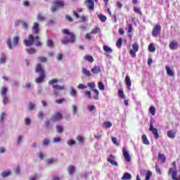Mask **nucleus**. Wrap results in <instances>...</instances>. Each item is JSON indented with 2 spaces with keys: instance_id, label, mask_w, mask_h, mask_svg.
Returning <instances> with one entry per match:
<instances>
[{
  "instance_id": "obj_1",
  "label": "nucleus",
  "mask_w": 180,
  "mask_h": 180,
  "mask_svg": "<svg viewBox=\"0 0 180 180\" xmlns=\"http://www.w3.org/2000/svg\"><path fill=\"white\" fill-rule=\"evenodd\" d=\"M35 43L37 47H41L42 44L39 41V36L34 37L33 34H30L28 39L24 40V44L26 47H31Z\"/></svg>"
},
{
  "instance_id": "obj_2",
  "label": "nucleus",
  "mask_w": 180,
  "mask_h": 180,
  "mask_svg": "<svg viewBox=\"0 0 180 180\" xmlns=\"http://www.w3.org/2000/svg\"><path fill=\"white\" fill-rule=\"evenodd\" d=\"M62 33L69 37V39H63L62 44H68V43L73 44V43H75V41H77V37L75 36L74 32H70V30L67 29H64L62 30Z\"/></svg>"
},
{
  "instance_id": "obj_3",
  "label": "nucleus",
  "mask_w": 180,
  "mask_h": 180,
  "mask_svg": "<svg viewBox=\"0 0 180 180\" xmlns=\"http://www.w3.org/2000/svg\"><path fill=\"white\" fill-rule=\"evenodd\" d=\"M65 6V2L63 0H55L53 1V5L51 9L52 12H57L60 8H64Z\"/></svg>"
},
{
  "instance_id": "obj_4",
  "label": "nucleus",
  "mask_w": 180,
  "mask_h": 180,
  "mask_svg": "<svg viewBox=\"0 0 180 180\" xmlns=\"http://www.w3.org/2000/svg\"><path fill=\"white\" fill-rule=\"evenodd\" d=\"M19 37H13V45H12V39H11V38H8L7 40V45L8 47L10 50H12V49H13V47H16L18 46V44L19 43Z\"/></svg>"
},
{
  "instance_id": "obj_5",
  "label": "nucleus",
  "mask_w": 180,
  "mask_h": 180,
  "mask_svg": "<svg viewBox=\"0 0 180 180\" xmlns=\"http://www.w3.org/2000/svg\"><path fill=\"white\" fill-rule=\"evenodd\" d=\"M87 86L90 88L91 91H94L96 95L94 96V99L98 101L99 99V91L96 88V84L94 82L87 83Z\"/></svg>"
},
{
  "instance_id": "obj_6",
  "label": "nucleus",
  "mask_w": 180,
  "mask_h": 180,
  "mask_svg": "<svg viewBox=\"0 0 180 180\" xmlns=\"http://www.w3.org/2000/svg\"><path fill=\"white\" fill-rule=\"evenodd\" d=\"M161 34V25L160 24H156L154 25L152 30V36L153 37H158Z\"/></svg>"
},
{
  "instance_id": "obj_7",
  "label": "nucleus",
  "mask_w": 180,
  "mask_h": 180,
  "mask_svg": "<svg viewBox=\"0 0 180 180\" xmlns=\"http://www.w3.org/2000/svg\"><path fill=\"white\" fill-rule=\"evenodd\" d=\"M149 131H151V133L153 134L155 140H158V139H160L158 129H157V128H154V125H153V123L150 124Z\"/></svg>"
},
{
  "instance_id": "obj_8",
  "label": "nucleus",
  "mask_w": 180,
  "mask_h": 180,
  "mask_svg": "<svg viewBox=\"0 0 180 180\" xmlns=\"http://www.w3.org/2000/svg\"><path fill=\"white\" fill-rule=\"evenodd\" d=\"M139 51V44L137 43H134L132 44V49H130L129 54H131L133 58H136V53Z\"/></svg>"
},
{
  "instance_id": "obj_9",
  "label": "nucleus",
  "mask_w": 180,
  "mask_h": 180,
  "mask_svg": "<svg viewBox=\"0 0 180 180\" xmlns=\"http://www.w3.org/2000/svg\"><path fill=\"white\" fill-rule=\"evenodd\" d=\"M53 88L54 89L53 95H56V96H58V95H60V92L57 91H64V89H65L64 86H60L58 84H53Z\"/></svg>"
},
{
  "instance_id": "obj_10",
  "label": "nucleus",
  "mask_w": 180,
  "mask_h": 180,
  "mask_svg": "<svg viewBox=\"0 0 180 180\" xmlns=\"http://www.w3.org/2000/svg\"><path fill=\"white\" fill-rule=\"evenodd\" d=\"M122 155L123 157L125 158V161H127V162H130V161H131L130 153H129V151H127V149H126L125 147L122 148Z\"/></svg>"
},
{
  "instance_id": "obj_11",
  "label": "nucleus",
  "mask_w": 180,
  "mask_h": 180,
  "mask_svg": "<svg viewBox=\"0 0 180 180\" xmlns=\"http://www.w3.org/2000/svg\"><path fill=\"white\" fill-rule=\"evenodd\" d=\"M35 72H37V74H39V75H46L44 68H43V66L40 63L37 64V65L35 67Z\"/></svg>"
},
{
  "instance_id": "obj_12",
  "label": "nucleus",
  "mask_w": 180,
  "mask_h": 180,
  "mask_svg": "<svg viewBox=\"0 0 180 180\" xmlns=\"http://www.w3.org/2000/svg\"><path fill=\"white\" fill-rule=\"evenodd\" d=\"M178 47H179V44L176 40L171 41L169 44V48L170 50H178Z\"/></svg>"
},
{
  "instance_id": "obj_13",
  "label": "nucleus",
  "mask_w": 180,
  "mask_h": 180,
  "mask_svg": "<svg viewBox=\"0 0 180 180\" xmlns=\"http://www.w3.org/2000/svg\"><path fill=\"white\" fill-rule=\"evenodd\" d=\"M95 2H97L98 0H94ZM86 2H88L87 8L89 11H94L95 9V3L94 0H86Z\"/></svg>"
},
{
  "instance_id": "obj_14",
  "label": "nucleus",
  "mask_w": 180,
  "mask_h": 180,
  "mask_svg": "<svg viewBox=\"0 0 180 180\" xmlns=\"http://www.w3.org/2000/svg\"><path fill=\"white\" fill-rule=\"evenodd\" d=\"M61 119H63V115L58 112H55L51 117V120L53 121L61 120Z\"/></svg>"
},
{
  "instance_id": "obj_15",
  "label": "nucleus",
  "mask_w": 180,
  "mask_h": 180,
  "mask_svg": "<svg viewBox=\"0 0 180 180\" xmlns=\"http://www.w3.org/2000/svg\"><path fill=\"white\" fill-rule=\"evenodd\" d=\"M108 162H110L112 165H115L117 167V162L115 161V156L113 155H110L109 158L107 159Z\"/></svg>"
},
{
  "instance_id": "obj_16",
  "label": "nucleus",
  "mask_w": 180,
  "mask_h": 180,
  "mask_svg": "<svg viewBox=\"0 0 180 180\" xmlns=\"http://www.w3.org/2000/svg\"><path fill=\"white\" fill-rule=\"evenodd\" d=\"M124 83L128 89H130L131 88V80L130 79V77L129 76V75H126Z\"/></svg>"
},
{
  "instance_id": "obj_17",
  "label": "nucleus",
  "mask_w": 180,
  "mask_h": 180,
  "mask_svg": "<svg viewBox=\"0 0 180 180\" xmlns=\"http://www.w3.org/2000/svg\"><path fill=\"white\" fill-rule=\"evenodd\" d=\"M91 72L93 74H100V72H102V70L101 69V66H94L91 69Z\"/></svg>"
},
{
  "instance_id": "obj_18",
  "label": "nucleus",
  "mask_w": 180,
  "mask_h": 180,
  "mask_svg": "<svg viewBox=\"0 0 180 180\" xmlns=\"http://www.w3.org/2000/svg\"><path fill=\"white\" fill-rule=\"evenodd\" d=\"M44 78H46V75H39V77L35 79L36 84H41L44 81Z\"/></svg>"
},
{
  "instance_id": "obj_19",
  "label": "nucleus",
  "mask_w": 180,
  "mask_h": 180,
  "mask_svg": "<svg viewBox=\"0 0 180 180\" xmlns=\"http://www.w3.org/2000/svg\"><path fill=\"white\" fill-rule=\"evenodd\" d=\"M141 140L143 144H146V146H150V141H148L146 134L141 136Z\"/></svg>"
},
{
  "instance_id": "obj_20",
  "label": "nucleus",
  "mask_w": 180,
  "mask_h": 180,
  "mask_svg": "<svg viewBox=\"0 0 180 180\" xmlns=\"http://www.w3.org/2000/svg\"><path fill=\"white\" fill-rule=\"evenodd\" d=\"M32 30L34 34H39V24L37 22L34 23V26L32 27Z\"/></svg>"
},
{
  "instance_id": "obj_21",
  "label": "nucleus",
  "mask_w": 180,
  "mask_h": 180,
  "mask_svg": "<svg viewBox=\"0 0 180 180\" xmlns=\"http://www.w3.org/2000/svg\"><path fill=\"white\" fill-rule=\"evenodd\" d=\"M165 68L167 75H169V77H174L175 75V73H174V71H172L171 68H169V66H166Z\"/></svg>"
},
{
  "instance_id": "obj_22",
  "label": "nucleus",
  "mask_w": 180,
  "mask_h": 180,
  "mask_svg": "<svg viewBox=\"0 0 180 180\" xmlns=\"http://www.w3.org/2000/svg\"><path fill=\"white\" fill-rule=\"evenodd\" d=\"M121 179H122V180H129V179H131V174L125 172V173L123 174V176L121 177Z\"/></svg>"
},
{
  "instance_id": "obj_23",
  "label": "nucleus",
  "mask_w": 180,
  "mask_h": 180,
  "mask_svg": "<svg viewBox=\"0 0 180 180\" xmlns=\"http://www.w3.org/2000/svg\"><path fill=\"white\" fill-rule=\"evenodd\" d=\"M158 158V160H160L161 162H163V163L167 161V157H165V155L162 153H159Z\"/></svg>"
},
{
  "instance_id": "obj_24",
  "label": "nucleus",
  "mask_w": 180,
  "mask_h": 180,
  "mask_svg": "<svg viewBox=\"0 0 180 180\" xmlns=\"http://www.w3.org/2000/svg\"><path fill=\"white\" fill-rule=\"evenodd\" d=\"M176 134V132L170 130L167 131V137H169V139H175V135Z\"/></svg>"
},
{
  "instance_id": "obj_25",
  "label": "nucleus",
  "mask_w": 180,
  "mask_h": 180,
  "mask_svg": "<svg viewBox=\"0 0 180 180\" xmlns=\"http://www.w3.org/2000/svg\"><path fill=\"white\" fill-rule=\"evenodd\" d=\"M82 74L86 75V77H92V73H91V71H89L85 68L82 69Z\"/></svg>"
},
{
  "instance_id": "obj_26",
  "label": "nucleus",
  "mask_w": 180,
  "mask_h": 180,
  "mask_svg": "<svg viewBox=\"0 0 180 180\" xmlns=\"http://www.w3.org/2000/svg\"><path fill=\"white\" fill-rule=\"evenodd\" d=\"M70 96H73V98L77 97V90H75V89H74V87L70 88Z\"/></svg>"
},
{
  "instance_id": "obj_27",
  "label": "nucleus",
  "mask_w": 180,
  "mask_h": 180,
  "mask_svg": "<svg viewBox=\"0 0 180 180\" xmlns=\"http://www.w3.org/2000/svg\"><path fill=\"white\" fill-rule=\"evenodd\" d=\"M85 61H89V63H94V57L91 55H86L84 56Z\"/></svg>"
},
{
  "instance_id": "obj_28",
  "label": "nucleus",
  "mask_w": 180,
  "mask_h": 180,
  "mask_svg": "<svg viewBox=\"0 0 180 180\" xmlns=\"http://www.w3.org/2000/svg\"><path fill=\"white\" fill-rule=\"evenodd\" d=\"M118 96L121 99H124V98H126V96H124V92L123 91L122 89H120L118 90Z\"/></svg>"
},
{
  "instance_id": "obj_29",
  "label": "nucleus",
  "mask_w": 180,
  "mask_h": 180,
  "mask_svg": "<svg viewBox=\"0 0 180 180\" xmlns=\"http://www.w3.org/2000/svg\"><path fill=\"white\" fill-rule=\"evenodd\" d=\"M68 172L69 174H72L75 173V167L70 165L68 167Z\"/></svg>"
},
{
  "instance_id": "obj_30",
  "label": "nucleus",
  "mask_w": 180,
  "mask_h": 180,
  "mask_svg": "<svg viewBox=\"0 0 180 180\" xmlns=\"http://www.w3.org/2000/svg\"><path fill=\"white\" fill-rule=\"evenodd\" d=\"M7 93H8V88H6L5 86L2 87L1 92H0L1 96H6Z\"/></svg>"
},
{
  "instance_id": "obj_31",
  "label": "nucleus",
  "mask_w": 180,
  "mask_h": 180,
  "mask_svg": "<svg viewBox=\"0 0 180 180\" xmlns=\"http://www.w3.org/2000/svg\"><path fill=\"white\" fill-rule=\"evenodd\" d=\"M122 44H123V39L119 38L116 42V47H117L118 49H120V47H122Z\"/></svg>"
},
{
  "instance_id": "obj_32",
  "label": "nucleus",
  "mask_w": 180,
  "mask_h": 180,
  "mask_svg": "<svg viewBox=\"0 0 180 180\" xmlns=\"http://www.w3.org/2000/svg\"><path fill=\"white\" fill-rule=\"evenodd\" d=\"M148 49L150 53H154V51H155V46H154V44H150Z\"/></svg>"
},
{
  "instance_id": "obj_33",
  "label": "nucleus",
  "mask_w": 180,
  "mask_h": 180,
  "mask_svg": "<svg viewBox=\"0 0 180 180\" xmlns=\"http://www.w3.org/2000/svg\"><path fill=\"white\" fill-rule=\"evenodd\" d=\"M46 44L48 47H50V49H53L54 47V41H53L51 39H48Z\"/></svg>"
},
{
  "instance_id": "obj_34",
  "label": "nucleus",
  "mask_w": 180,
  "mask_h": 180,
  "mask_svg": "<svg viewBox=\"0 0 180 180\" xmlns=\"http://www.w3.org/2000/svg\"><path fill=\"white\" fill-rule=\"evenodd\" d=\"M103 49L104 51H105V53H112V51H113V50L110 47L105 46V45H104L103 46Z\"/></svg>"
},
{
  "instance_id": "obj_35",
  "label": "nucleus",
  "mask_w": 180,
  "mask_h": 180,
  "mask_svg": "<svg viewBox=\"0 0 180 180\" xmlns=\"http://www.w3.org/2000/svg\"><path fill=\"white\" fill-rule=\"evenodd\" d=\"M134 12L135 13H138L141 16H143V13L141 12V9H140V8L139 7H134Z\"/></svg>"
},
{
  "instance_id": "obj_36",
  "label": "nucleus",
  "mask_w": 180,
  "mask_h": 180,
  "mask_svg": "<svg viewBox=\"0 0 180 180\" xmlns=\"http://www.w3.org/2000/svg\"><path fill=\"white\" fill-rule=\"evenodd\" d=\"M96 33H101V29H99L98 27H96L94 29H93L90 34H96Z\"/></svg>"
},
{
  "instance_id": "obj_37",
  "label": "nucleus",
  "mask_w": 180,
  "mask_h": 180,
  "mask_svg": "<svg viewBox=\"0 0 180 180\" xmlns=\"http://www.w3.org/2000/svg\"><path fill=\"white\" fill-rule=\"evenodd\" d=\"M6 63V57L5 56L4 53H1V58H0V63L5 64Z\"/></svg>"
},
{
  "instance_id": "obj_38",
  "label": "nucleus",
  "mask_w": 180,
  "mask_h": 180,
  "mask_svg": "<svg viewBox=\"0 0 180 180\" xmlns=\"http://www.w3.org/2000/svg\"><path fill=\"white\" fill-rule=\"evenodd\" d=\"M149 112L152 115V116H154L156 112L155 107L151 105L149 108Z\"/></svg>"
},
{
  "instance_id": "obj_39",
  "label": "nucleus",
  "mask_w": 180,
  "mask_h": 180,
  "mask_svg": "<svg viewBox=\"0 0 180 180\" xmlns=\"http://www.w3.org/2000/svg\"><path fill=\"white\" fill-rule=\"evenodd\" d=\"M98 86L100 91H105V84L102 82L98 83Z\"/></svg>"
},
{
  "instance_id": "obj_40",
  "label": "nucleus",
  "mask_w": 180,
  "mask_h": 180,
  "mask_svg": "<svg viewBox=\"0 0 180 180\" xmlns=\"http://www.w3.org/2000/svg\"><path fill=\"white\" fill-rule=\"evenodd\" d=\"M98 18L100 19L101 22H106V20L108 19L103 14H98Z\"/></svg>"
},
{
  "instance_id": "obj_41",
  "label": "nucleus",
  "mask_w": 180,
  "mask_h": 180,
  "mask_svg": "<svg viewBox=\"0 0 180 180\" xmlns=\"http://www.w3.org/2000/svg\"><path fill=\"white\" fill-rule=\"evenodd\" d=\"M9 175H11V171H9V170L6 171V172H3L1 173V176L3 178H6V177L9 176Z\"/></svg>"
},
{
  "instance_id": "obj_42",
  "label": "nucleus",
  "mask_w": 180,
  "mask_h": 180,
  "mask_svg": "<svg viewBox=\"0 0 180 180\" xmlns=\"http://www.w3.org/2000/svg\"><path fill=\"white\" fill-rule=\"evenodd\" d=\"M151 176H153V172H151V171H148L146 174L145 179L150 180V178H151Z\"/></svg>"
},
{
  "instance_id": "obj_43",
  "label": "nucleus",
  "mask_w": 180,
  "mask_h": 180,
  "mask_svg": "<svg viewBox=\"0 0 180 180\" xmlns=\"http://www.w3.org/2000/svg\"><path fill=\"white\" fill-rule=\"evenodd\" d=\"M27 53H28V54H34L36 53V49L34 48H31V49H26Z\"/></svg>"
},
{
  "instance_id": "obj_44",
  "label": "nucleus",
  "mask_w": 180,
  "mask_h": 180,
  "mask_svg": "<svg viewBox=\"0 0 180 180\" xmlns=\"http://www.w3.org/2000/svg\"><path fill=\"white\" fill-rule=\"evenodd\" d=\"M77 140L80 143V144H84L85 139L82 136H77Z\"/></svg>"
},
{
  "instance_id": "obj_45",
  "label": "nucleus",
  "mask_w": 180,
  "mask_h": 180,
  "mask_svg": "<svg viewBox=\"0 0 180 180\" xmlns=\"http://www.w3.org/2000/svg\"><path fill=\"white\" fill-rule=\"evenodd\" d=\"M53 162H56V160L53 158L46 160V164L49 165H53Z\"/></svg>"
},
{
  "instance_id": "obj_46",
  "label": "nucleus",
  "mask_w": 180,
  "mask_h": 180,
  "mask_svg": "<svg viewBox=\"0 0 180 180\" xmlns=\"http://www.w3.org/2000/svg\"><path fill=\"white\" fill-rule=\"evenodd\" d=\"M84 95L85 96H87V98H89V99H92V94H91V92L88 90H86L84 91Z\"/></svg>"
},
{
  "instance_id": "obj_47",
  "label": "nucleus",
  "mask_w": 180,
  "mask_h": 180,
  "mask_svg": "<svg viewBox=\"0 0 180 180\" xmlns=\"http://www.w3.org/2000/svg\"><path fill=\"white\" fill-rule=\"evenodd\" d=\"M103 126H104V127H105V129H110V127L112 126V122H105L103 123Z\"/></svg>"
},
{
  "instance_id": "obj_48",
  "label": "nucleus",
  "mask_w": 180,
  "mask_h": 180,
  "mask_svg": "<svg viewBox=\"0 0 180 180\" xmlns=\"http://www.w3.org/2000/svg\"><path fill=\"white\" fill-rule=\"evenodd\" d=\"M65 19L68 21V22H74V18H72V17H71L69 15H66L65 17Z\"/></svg>"
},
{
  "instance_id": "obj_49",
  "label": "nucleus",
  "mask_w": 180,
  "mask_h": 180,
  "mask_svg": "<svg viewBox=\"0 0 180 180\" xmlns=\"http://www.w3.org/2000/svg\"><path fill=\"white\" fill-rule=\"evenodd\" d=\"M44 19V16H43L41 14L39 13L37 15V20H39V22H43Z\"/></svg>"
},
{
  "instance_id": "obj_50",
  "label": "nucleus",
  "mask_w": 180,
  "mask_h": 180,
  "mask_svg": "<svg viewBox=\"0 0 180 180\" xmlns=\"http://www.w3.org/2000/svg\"><path fill=\"white\" fill-rule=\"evenodd\" d=\"M34 108H36V105L32 103H30L28 105V109H30V110H33V109H34Z\"/></svg>"
},
{
  "instance_id": "obj_51",
  "label": "nucleus",
  "mask_w": 180,
  "mask_h": 180,
  "mask_svg": "<svg viewBox=\"0 0 180 180\" xmlns=\"http://www.w3.org/2000/svg\"><path fill=\"white\" fill-rule=\"evenodd\" d=\"M3 103L4 105H6V103H9V99L8 98V97L6 96H3Z\"/></svg>"
},
{
  "instance_id": "obj_52",
  "label": "nucleus",
  "mask_w": 180,
  "mask_h": 180,
  "mask_svg": "<svg viewBox=\"0 0 180 180\" xmlns=\"http://www.w3.org/2000/svg\"><path fill=\"white\" fill-rule=\"evenodd\" d=\"M58 82V80H57L56 79H53L49 82V84L53 85L54 84H57Z\"/></svg>"
},
{
  "instance_id": "obj_53",
  "label": "nucleus",
  "mask_w": 180,
  "mask_h": 180,
  "mask_svg": "<svg viewBox=\"0 0 180 180\" xmlns=\"http://www.w3.org/2000/svg\"><path fill=\"white\" fill-rule=\"evenodd\" d=\"M56 129H57L58 133H63V126L57 125Z\"/></svg>"
},
{
  "instance_id": "obj_54",
  "label": "nucleus",
  "mask_w": 180,
  "mask_h": 180,
  "mask_svg": "<svg viewBox=\"0 0 180 180\" xmlns=\"http://www.w3.org/2000/svg\"><path fill=\"white\" fill-rule=\"evenodd\" d=\"M63 53H58L56 56V58L58 61H61V60H63Z\"/></svg>"
},
{
  "instance_id": "obj_55",
  "label": "nucleus",
  "mask_w": 180,
  "mask_h": 180,
  "mask_svg": "<svg viewBox=\"0 0 180 180\" xmlns=\"http://www.w3.org/2000/svg\"><path fill=\"white\" fill-rule=\"evenodd\" d=\"M72 15L75 19H79V14H78L75 11H72Z\"/></svg>"
},
{
  "instance_id": "obj_56",
  "label": "nucleus",
  "mask_w": 180,
  "mask_h": 180,
  "mask_svg": "<svg viewBox=\"0 0 180 180\" xmlns=\"http://www.w3.org/2000/svg\"><path fill=\"white\" fill-rule=\"evenodd\" d=\"M63 102H65V99L59 98V99L56 101V103H58V105H61V103H63Z\"/></svg>"
},
{
  "instance_id": "obj_57",
  "label": "nucleus",
  "mask_w": 180,
  "mask_h": 180,
  "mask_svg": "<svg viewBox=\"0 0 180 180\" xmlns=\"http://www.w3.org/2000/svg\"><path fill=\"white\" fill-rule=\"evenodd\" d=\"M77 88L79 89H86V86L84 85L83 84H79L78 86H77Z\"/></svg>"
},
{
  "instance_id": "obj_58",
  "label": "nucleus",
  "mask_w": 180,
  "mask_h": 180,
  "mask_svg": "<svg viewBox=\"0 0 180 180\" xmlns=\"http://www.w3.org/2000/svg\"><path fill=\"white\" fill-rule=\"evenodd\" d=\"M80 19L82 20V22H86V20H88V16H85V15H82L80 17Z\"/></svg>"
},
{
  "instance_id": "obj_59",
  "label": "nucleus",
  "mask_w": 180,
  "mask_h": 180,
  "mask_svg": "<svg viewBox=\"0 0 180 180\" xmlns=\"http://www.w3.org/2000/svg\"><path fill=\"white\" fill-rule=\"evenodd\" d=\"M31 122L32 121L30 120V118H29V117L25 118V123L27 126H29V124H30Z\"/></svg>"
},
{
  "instance_id": "obj_60",
  "label": "nucleus",
  "mask_w": 180,
  "mask_h": 180,
  "mask_svg": "<svg viewBox=\"0 0 180 180\" xmlns=\"http://www.w3.org/2000/svg\"><path fill=\"white\" fill-rule=\"evenodd\" d=\"M87 109H88L90 112H92V110H94V109H95V105H88Z\"/></svg>"
},
{
  "instance_id": "obj_61",
  "label": "nucleus",
  "mask_w": 180,
  "mask_h": 180,
  "mask_svg": "<svg viewBox=\"0 0 180 180\" xmlns=\"http://www.w3.org/2000/svg\"><path fill=\"white\" fill-rule=\"evenodd\" d=\"M75 141L72 140V139H70L68 141V144L69 146H74V144H75Z\"/></svg>"
},
{
  "instance_id": "obj_62",
  "label": "nucleus",
  "mask_w": 180,
  "mask_h": 180,
  "mask_svg": "<svg viewBox=\"0 0 180 180\" xmlns=\"http://www.w3.org/2000/svg\"><path fill=\"white\" fill-rule=\"evenodd\" d=\"M38 59L39 60V61H41V63H46V58L43 56L38 57Z\"/></svg>"
},
{
  "instance_id": "obj_63",
  "label": "nucleus",
  "mask_w": 180,
  "mask_h": 180,
  "mask_svg": "<svg viewBox=\"0 0 180 180\" xmlns=\"http://www.w3.org/2000/svg\"><path fill=\"white\" fill-rule=\"evenodd\" d=\"M38 179H39V176H37V174H34V176L30 178V180H38Z\"/></svg>"
},
{
  "instance_id": "obj_64",
  "label": "nucleus",
  "mask_w": 180,
  "mask_h": 180,
  "mask_svg": "<svg viewBox=\"0 0 180 180\" xmlns=\"http://www.w3.org/2000/svg\"><path fill=\"white\" fill-rule=\"evenodd\" d=\"M60 141H61V138L60 137H56L53 139V143H60Z\"/></svg>"
}]
</instances>
